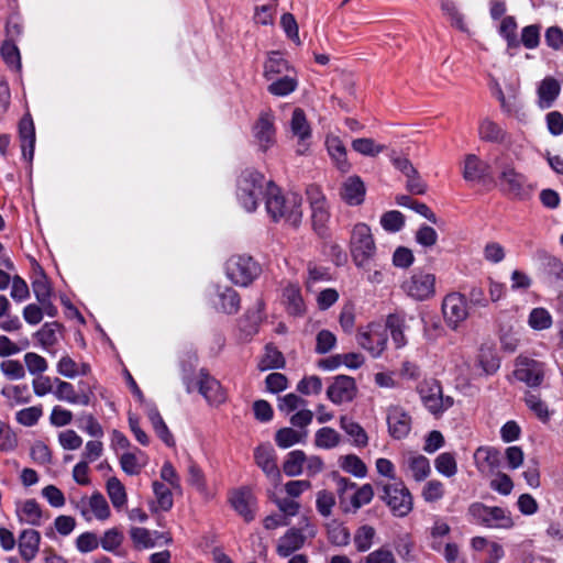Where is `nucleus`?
I'll list each match as a JSON object with an SVG mask.
<instances>
[{
  "mask_svg": "<svg viewBox=\"0 0 563 563\" xmlns=\"http://www.w3.org/2000/svg\"><path fill=\"white\" fill-rule=\"evenodd\" d=\"M266 210L274 221L284 220L296 228L301 222V197L295 192L280 195L275 186L266 189Z\"/></svg>",
  "mask_w": 563,
  "mask_h": 563,
  "instance_id": "f257e3e1",
  "label": "nucleus"
},
{
  "mask_svg": "<svg viewBox=\"0 0 563 563\" xmlns=\"http://www.w3.org/2000/svg\"><path fill=\"white\" fill-rule=\"evenodd\" d=\"M274 186L265 177L253 169H245L238 180V199L249 212L256 210L258 201L264 197L265 187Z\"/></svg>",
  "mask_w": 563,
  "mask_h": 563,
  "instance_id": "f03ea898",
  "label": "nucleus"
},
{
  "mask_svg": "<svg viewBox=\"0 0 563 563\" xmlns=\"http://www.w3.org/2000/svg\"><path fill=\"white\" fill-rule=\"evenodd\" d=\"M350 251L356 266L365 268L369 265L376 254V245L367 224L354 225L350 239Z\"/></svg>",
  "mask_w": 563,
  "mask_h": 563,
  "instance_id": "7ed1b4c3",
  "label": "nucleus"
},
{
  "mask_svg": "<svg viewBox=\"0 0 563 563\" xmlns=\"http://www.w3.org/2000/svg\"><path fill=\"white\" fill-rule=\"evenodd\" d=\"M467 514L473 521L488 528L509 529L514 526L510 512L501 507H488L482 503H473L470 505Z\"/></svg>",
  "mask_w": 563,
  "mask_h": 563,
  "instance_id": "20e7f679",
  "label": "nucleus"
},
{
  "mask_svg": "<svg viewBox=\"0 0 563 563\" xmlns=\"http://www.w3.org/2000/svg\"><path fill=\"white\" fill-rule=\"evenodd\" d=\"M227 276L239 286H249L262 272L261 266L251 256L233 255L225 266Z\"/></svg>",
  "mask_w": 563,
  "mask_h": 563,
  "instance_id": "39448f33",
  "label": "nucleus"
},
{
  "mask_svg": "<svg viewBox=\"0 0 563 563\" xmlns=\"http://www.w3.org/2000/svg\"><path fill=\"white\" fill-rule=\"evenodd\" d=\"M435 275L423 269H416L402 282L404 292L416 301H424L435 295Z\"/></svg>",
  "mask_w": 563,
  "mask_h": 563,
  "instance_id": "423d86ee",
  "label": "nucleus"
},
{
  "mask_svg": "<svg viewBox=\"0 0 563 563\" xmlns=\"http://www.w3.org/2000/svg\"><path fill=\"white\" fill-rule=\"evenodd\" d=\"M382 499L397 517L407 516L413 507L412 495L402 482L385 484Z\"/></svg>",
  "mask_w": 563,
  "mask_h": 563,
  "instance_id": "0eeeda50",
  "label": "nucleus"
},
{
  "mask_svg": "<svg viewBox=\"0 0 563 563\" xmlns=\"http://www.w3.org/2000/svg\"><path fill=\"white\" fill-rule=\"evenodd\" d=\"M303 531H306L311 538L316 536V529L307 518L302 520L300 528H290L278 539L276 547L277 554L282 558H288L296 551L300 550L306 542Z\"/></svg>",
  "mask_w": 563,
  "mask_h": 563,
  "instance_id": "6e6552de",
  "label": "nucleus"
},
{
  "mask_svg": "<svg viewBox=\"0 0 563 563\" xmlns=\"http://www.w3.org/2000/svg\"><path fill=\"white\" fill-rule=\"evenodd\" d=\"M419 393L424 406L433 415H440L453 406V398L443 396L442 387L437 380L422 384Z\"/></svg>",
  "mask_w": 563,
  "mask_h": 563,
  "instance_id": "1a4fd4ad",
  "label": "nucleus"
},
{
  "mask_svg": "<svg viewBox=\"0 0 563 563\" xmlns=\"http://www.w3.org/2000/svg\"><path fill=\"white\" fill-rule=\"evenodd\" d=\"M356 340L373 357H378L386 349L387 331L380 324L371 323L364 331L357 333Z\"/></svg>",
  "mask_w": 563,
  "mask_h": 563,
  "instance_id": "9d476101",
  "label": "nucleus"
},
{
  "mask_svg": "<svg viewBox=\"0 0 563 563\" xmlns=\"http://www.w3.org/2000/svg\"><path fill=\"white\" fill-rule=\"evenodd\" d=\"M254 462L274 485L279 484L282 474L276 452L269 443L260 444L254 449Z\"/></svg>",
  "mask_w": 563,
  "mask_h": 563,
  "instance_id": "9b49d317",
  "label": "nucleus"
},
{
  "mask_svg": "<svg viewBox=\"0 0 563 563\" xmlns=\"http://www.w3.org/2000/svg\"><path fill=\"white\" fill-rule=\"evenodd\" d=\"M442 312L448 325L456 329L468 316L465 296L460 292L446 295L442 302Z\"/></svg>",
  "mask_w": 563,
  "mask_h": 563,
  "instance_id": "f8f14e48",
  "label": "nucleus"
},
{
  "mask_svg": "<svg viewBox=\"0 0 563 563\" xmlns=\"http://www.w3.org/2000/svg\"><path fill=\"white\" fill-rule=\"evenodd\" d=\"M462 175L466 181L479 184L494 183L492 166L475 154H467L465 156Z\"/></svg>",
  "mask_w": 563,
  "mask_h": 563,
  "instance_id": "ddd939ff",
  "label": "nucleus"
},
{
  "mask_svg": "<svg viewBox=\"0 0 563 563\" xmlns=\"http://www.w3.org/2000/svg\"><path fill=\"white\" fill-rule=\"evenodd\" d=\"M514 376L529 387H538L544 377L543 364L532 358L519 357L516 361Z\"/></svg>",
  "mask_w": 563,
  "mask_h": 563,
  "instance_id": "4468645a",
  "label": "nucleus"
},
{
  "mask_svg": "<svg viewBox=\"0 0 563 563\" xmlns=\"http://www.w3.org/2000/svg\"><path fill=\"white\" fill-rule=\"evenodd\" d=\"M356 384L353 377L336 376L327 390L328 398L335 405L351 401L356 395Z\"/></svg>",
  "mask_w": 563,
  "mask_h": 563,
  "instance_id": "2eb2a0df",
  "label": "nucleus"
},
{
  "mask_svg": "<svg viewBox=\"0 0 563 563\" xmlns=\"http://www.w3.org/2000/svg\"><path fill=\"white\" fill-rule=\"evenodd\" d=\"M275 117L271 110L260 114L254 125V136L263 151H267L275 143Z\"/></svg>",
  "mask_w": 563,
  "mask_h": 563,
  "instance_id": "dca6fc26",
  "label": "nucleus"
},
{
  "mask_svg": "<svg viewBox=\"0 0 563 563\" xmlns=\"http://www.w3.org/2000/svg\"><path fill=\"white\" fill-rule=\"evenodd\" d=\"M401 470L416 482H422L431 474L429 460L424 455L416 452H408L404 455Z\"/></svg>",
  "mask_w": 563,
  "mask_h": 563,
  "instance_id": "f3484780",
  "label": "nucleus"
},
{
  "mask_svg": "<svg viewBox=\"0 0 563 563\" xmlns=\"http://www.w3.org/2000/svg\"><path fill=\"white\" fill-rule=\"evenodd\" d=\"M387 423L389 433L395 439L406 438L411 429L410 416L398 406H391L388 408Z\"/></svg>",
  "mask_w": 563,
  "mask_h": 563,
  "instance_id": "a211bd4d",
  "label": "nucleus"
},
{
  "mask_svg": "<svg viewBox=\"0 0 563 563\" xmlns=\"http://www.w3.org/2000/svg\"><path fill=\"white\" fill-rule=\"evenodd\" d=\"M196 386L209 404L220 405L224 402L225 394L220 383L203 371L199 373Z\"/></svg>",
  "mask_w": 563,
  "mask_h": 563,
  "instance_id": "6ab92c4d",
  "label": "nucleus"
},
{
  "mask_svg": "<svg viewBox=\"0 0 563 563\" xmlns=\"http://www.w3.org/2000/svg\"><path fill=\"white\" fill-rule=\"evenodd\" d=\"M365 185L356 175L347 177L340 188V197L349 206L362 205L365 199Z\"/></svg>",
  "mask_w": 563,
  "mask_h": 563,
  "instance_id": "aec40b11",
  "label": "nucleus"
},
{
  "mask_svg": "<svg viewBox=\"0 0 563 563\" xmlns=\"http://www.w3.org/2000/svg\"><path fill=\"white\" fill-rule=\"evenodd\" d=\"M19 136L21 141L22 155L25 159L31 162L34 155L35 128L29 113L19 122Z\"/></svg>",
  "mask_w": 563,
  "mask_h": 563,
  "instance_id": "412c9836",
  "label": "nucleus"
},
{
  "mask_svg": "<svg viewBox=\"0 0 563 563\" xmlns=\"http://www.w3.org/2000/svg\"><path fill=\"white\" fill-rule=\"evenodd\" d=\"M290 131L294 136L298 137L300 145L297 148L299 154H303L307 150L305 141L311 136V128L306 118L305 111L300 108H295L290 120Z\"/></svg>",
  "mask_w": 563,
  "mask_h": 563,
  "instance_id": "4be33fe9",
  "label": "nucleus"
},
{
  "mask_svg": "<svg viewBox=\"0 0 563 563\" xmlns=\"http://www.w3.org/2000/svg\"><path fill=\"white\" fill-rule=\"evenodd\" d=\"M500 183L507 192L519 197L523 194L526 177L522 174L516 172L514 166L505 165L500 172Z\"/></svg>",
  "mask_w": 563,
  "mask_h": 563,
  "instance_id": "5701e85b",
  "label": "nucleus"
},
{
  "mask_svg": "<svg viewBox=\"0 0 563 563\" xmlns=\"http://www.w3.org/2000/svg\"><path fill=\"white\" fill-rule=\"evenodd\" d=\"M56 389L54 390V395L58 400L67 401L69 404H78L81 406H88L90 404V394L91 393H80L77 394L75 391L74 386L65 380H60L59 378H55Z\"/></svg>",
  "mask_w": 563,
  "mask_h": 563,
  "instance_id": "b1692460",
  "label": "nucleus"
},
{
  "mask_svg": "<svg viewBox=\"0 0 563 563\" xmlns=\"http://www.w3.org/2000/svg\"><path fill=\"white\" fill-rule=\"evenodd\" d=\"M232 507L241 515L246 522L254 519L255 499L250 490L241 489L231 495Z\"/></svg>",
  "mask_w": 563,
  "mask_h": 563,
  "instance_id": "393cba45",
  "label": "nucleus"
},
{
  "mask_svg": "<svg viewBox=\"0 0 563 563\" xmlns=\"http://www.w3.org/2000/svg\"><path fill=\"white\" fill-rule=\"evenodd\" d=\"M16 515L21 522L31 526H41L43 520L48 519L35 499H27L18 506Z\"/></svg>",
  "mask_w": 563,
  "mask_h": 563,
  "instance_id": "a878e982",
  "label": "nucleus"
},
{
  "mask_svg": "<svg viewBox=\"0 0 563 563\" xmlns=\"http://www.w3.org/2000/svg\"><path fill=\"white\" fill-rule=\"evenodd\" d=\"M40 541V532L34 529H26L21 532L19 537V550L23 560L30 562L36 556Z\"/></svg>",
  "mask_w": 563,
  "mask_h": 563,
  "instance_id": "bb28decb",
  "label": "nucleus"
},
{
  "mask_svg": "<svg viewBox=\"0 0 563 563\" xmlns=\"http://www.w3.org/2000/svg\"><path fill=\"white\" fill-rule=\"evenodd\" d=\"M561 91L559 81L553 77H545L538 87V104L541 109L552 107Z\"/></svg>",
  "mask_w": 563,
  "mask_h": 563,
  "instance_id": "cd10ccee",
  "label": "nucleus"
},
{
  "mask_svg": "<svg viewBox=\"0 0 563 563\" xmlns=\"http://www.w3.org/2000/svg\"><path fill=\"white\" fill-rule=\"evenodd\" d=\"M284 302L287 311L292 316H302L306 311V305L302 299L300 288L297 285H288L283 292Z\"/></svg>",
  "mask_w": 563,
  "mask_h": 563,
  "instance_id": "c85d7f7f",
  "label": "nucleus"
},
{
  "mask_svg": "<svg viewBox=\"0 0 563 563\" xmlns=\"http://www.w3.org/2000/svg\"><path fill=\"white\" fill-rule=\"evenodd\" d=\"M294 73L287 63L278 53H272L264 65V77L267 80L282 77L284 74Z\"/></svg>",
  "mask_w": 563,
  "mask_h": 563,
  "instance_id": "c756f323",
  "label": "nucleus"
},
{
  "mask_svg": "<svg viewBox=\"0 0 563 563\" xmlns=\"http://www.w3.org/2000/svg\"><path fill=\"white\" fill-rule=\"evenodd\" d=\"M272 82L268 85L267 90L269 93L284 97L296 90L298 86V80L296 77V73L284 74L282 77L275 78L271 80Z\"/></svg>",
  "mask_w": 563,
  "mask_h": 563,
  "instance_id": "7c9ffc66",
  "label": "nucleus"
},
{
  "mask_svg": "<svg viewBox=\"0 0 563 563\" xmlns=\"http://www.w3.org/2000/svg\"><path fill=\"white\" fill-rule=\"evenodd\" d=\"M328 541L335 547H347L351 542L350 530L338 520L325 525Z\"/></svg>",
  "mask_w": 563,
  "mask_h": 563,
  "instance_id": "2f4dec72",
  "label": "nucleus"
},
{
  "mask_svg": "<svg viewBox=\"0 0 563 563\" xmlns=\"http://www.w3.org/2000/svg\"><path fill=\"white\" fill-rule=\"evenodd\" d=\"M327 147L336 167L342 173H347L350 170V164L346 159V150L343 142L336 136L328 137Z\"/></svg>",
  "mask_w": 563,
  "mask_h": 563,
  "instance_id": "473e14b6",
  "label": "nucleus"
},
{
  "mask_svg": "<svg viewBox=\"0 0 563 563\" xmlns=\"http://www.w3.org/2000/svg\"><path fill=\"white\" fill-rule=\"evenodd\" d=\"M340 426L353 439L354 445L360 448L367 445V433L360 423L353 421L346 416H342L340 418Z\"/></svg>",
  "mask_w": 563,
  "mask_h": 563,
  "instance_id": "72a5a7b5",
  "label": "nucleus"
},
{
  "mask_svg": "<svg viewBox=\"0 0 563 563\" xmlns=\"http://www.w3.org/2000/svg\"><path fill=\"white\" fill-rule=\"evenodd\" d=\"M376 530L369 525L360 526L353 536V543L357 552H367L374 544Z\"/></svg>",
  "mask_w": 563,
  "mask_h": 563,
  "instance_id": "f704fd0d",
  "label": "nucleus"
},
{
  "mask_svg": "<svg viewBox=\"0 0 563 563\" xmlns=\"http://www.w3.org/2000/svg\"><path fill=\"white\" fill-rule=\"evenodd\" d=\"M481 140L492 143H501L505 141L506 132L494 121L484 119L478 128Z\"/></svg>",
  "mask_w": 563,
  "mask_h": 563,
  "instance_id": "c9c22d12",
  "label": "nucleus"
},
{
  "mask_svg": "<svg viewBox=\"0 0 563 563\" xmlns=\"http://www.w3.org/2000/svg\"><path fill=\"white\" fill-rule=\"evenodd\" d=\"M405 317L400 313H393L387 317L386 328L390 330L391 338L397 347L406 344L404 334Z\"/></svg>",
  "mask_w": 563,
  "mask_h": 563,
  "instance_id": "e433bc0d",
  "label": "nucleus"
},
{
  "mask_svg": "<svg viewBox=\"0 0 563 563\" xmlns=\"http://www.w3.org/2000/svg\"><path fill=\"white\" fill-rule=\"evenodd\" d=\"M107 493L114 508L120 509L126 504V492L119 478L113 476L108 479Z\"/></svg>",
  "mask_w": 563,
  "mask_h": 563,
  "instance_id": "4c0bfd02",
  "label": "nucleus"
},
{
  "mask_svg": "<svg viewBox=\"0 0 563 563\" xmlns=\"http://www.w3.org/2000/svg\"><path fill=\"white\" fill-rule=\"evenodd\" d=\"M341 435L330 427L319 429L314 434V445L320 449L330 450L339 445Z\"/></svg>",
  "mask_w": 563,
  "mask_h": 563,
  "instance_id": "58836bf2",
  "label": "nucleus"
},
{
  "mask_svg": "<svg viewBox=\"0 0 563 563\" xmlns=\"http://www.w3.org/2000/svg\"><path fill=\"white\" fill-rule=\"evenodd\" d=\"M307 431L300 432L292 428H282L276 432L275 441L282 449H287L305 440Z\"/></svg>",
  "mask_w": 563,
  "mask_h": 563,
  "instance_id": "ea45409f",
  "label": "nucleus"
},
{
  "mask_svg": "<svg viewBox=\"0 0 563 563\" xmlns=\"http://www.w3.org/2000/svg\"><path fill=\"white\" fill-rule=\"evenodd\" d=\"M285 366V358L275 346L268 344L265 347V353L258 363L261 371H267L271 368H283Z\"/></svg>",
  "mask_w": 563,
  "mask_h": 563,
  "instance_id": "a19ab883",
  "label": "nucleus"
},
{
  "mask_svg": "<svg viewBox=\"0 0 563 563\" xmlns=\"http://www.w3.org/2000/svg\"><path fill=\"white\" fill-rule=\"evenodd\" d=\"M311 208V220L314 231L322 235L324 233L327 223L330 220V211L328 201L310 207Z\"/></svg>",
  "mask_w": 563,
  "mask_h": 563,
  "instance_id": "79ce46f5",
  "label": "nucleus"
},
{
  "mask_svg": "<svg viewBox=\"0 0 563 563\" xmlns=\"http://www.w3.org/2000/svg\"><path fill=\"white\" fill-rule=\"evenodd\" d=\"M340 466L346 473H350L356 477H365L367 474V467L365 463L354 454H347L340 459Z\"/></svg>",
  "mask_w": 563,
  "mask_h": 563,
  "instance_id": "37998d69",
  "label": "nucleus"
},
{
  "mask_svg": "<svg viewBox=\"0 0 563 563\" xmlns=\"http://www.w3.org/2000/svg\"><path fill=\"white\" fill-rule=\"evenodd\" d=\"M474 459L479 468H495L499 464V452L493 448H478L474 453Z\"/></svg>",
  "mask_w": 563,
  "mask_h": 563,
  "instance_id": "c03bdc74",
  "label": "nucleus"
},
{
  "mask_svg": "<svg viewBox=\"0 0 563 563\" xmlns=\"http://www.w3.org/2000/svg\"><path fill=\"white\" fill-rule=\"evenodd\" d=\"M306 461L303 451L295 450L288 453L286 461L283 464V471L288 476H297L302 472V465Z\"/></svg>",
  "mask_w": 563,
  "mask_h": 563,
  "instance_id": "a18cd8bd",
  "label": "nucleus"
},
{
  "mask_svg": "<svg viewBox=\"0 0 563 563\" xmlns=\"http://www.w3.org/2000/svg\"><path fill=\"white\" fill-rule=\"evenodd\" d=\"M435 470L446 477H452L457 473L455 456L450 452L441 453L434 460Z\"/></svg>",
  "mask_w": 563,
  "mask_h": 563,
  "instance_id": "49530a36",
  "label": "nucleus"
},
{
  "mask_svg": "<svg viewBox=\"0 0 563 563\" xmlns=\"http://www.w3.org/2000/svg\"><path fill=\"white\" fill-rule=\"evenodd\" d=\"M60 329V324L57 322H46L42 325V328L36 332V338L38 342L44 347H49L56 344L57 342V332Z\"/></svg>",
  "mask_w": 563,
  "mask_h": 563,
  "instance_id": "de8ad7c7",
  "label": "nucleus"
},
{
  "mask_svg": "<svg viewBox=\"0 0 563 563\" xmlns=\"http://www.w3.org/2000/svg\"><path fill=\"white\" fill-rule=\"evenodd\" d=\"M441 9L444 14L450 19L451 25L462 32H467V26L464 22L463 14L459 11L456 4L451 0H443Z\"/></svg>",
  "mask_w": 563,
  "mask_h": 563,
  "instance_id": "09e8293b",
  "label": "nucleus"
},
{
  "mask_svg": "<svg viewBox=\"0 0 563 563\" xmlns=\"http://www.w3.org/2000/svg\"><path fill=\"white\" fill-rule=\"evenodd\" d=\"M525 401L528 408L534 412V415L543 422H547L550 418V412L547 404L540 398L539 395L533 393H527Z\"/></svg>",
  "mask_w": 563,
  "mask_h": 563,
  "instance_id": "8fccbe9b",
  "label": "nucleus"
},
{
  "mask_svg": "<svg viewBox=\"0 0 563 563\" xmlns=\"http://www.w3.org/2000/svg\"><path fill=\"white\" fill-rule=\"evenodd\" d=\"M220 308L223 312L232 314L240 309V296L232 288H225L219 294Z\"/></svg>",
  "mask_w": 563,
  "mask_h": 563,
  "instance_id": "3c124183",
  "label": "nucleus"
},
{
  "mask_svg": "<svg viewBox=\"0 0 563 563\" xmlns=\"http://www.w3.org/2000/svg\"><path fill=\"white\" fill-rule=\"evenodd\" d=\"M352 148L365 156H376L385 150L384 145L376 144L373 139L361 137L352 142Z\"/></svg>",
  "mask_w": 563,
  "mask_h": 563,
  "instance_id": "603ef678",
  "label": "nucleus"
},
{
  "mask_svg": "<svg viewBox=\"0 0 563 563\" xmlns=\"http://www.w3.org/2000/svg\"><path fill=\"white\" fill-rule=\"evenodd\" d=\"M1 394L14 404H26L30 401L31 395L26 385L22 386H5L2 388Z\"/></svg>",
  "mask_w": 563,
  "mask_h": 563,
  "instance_id": "864d4df0",
  "label": "nucleus"
},
{
  "mask_svg": "<svg viewBox=\"0 0 563 563\" xmlns=\"http://www.w3.org/2000/svg\"><path fill=\"white\" fill-rule=\"evenodd\" d=\"M153 492L161 510L167 511L173 507V495L165 484L155 481L153 483Z\"/></svg>",
  "mask_w": 563,
  "mask_h": 563,
  "instance_id": "5fc2aeb1",
  "label": "nucleus"
},
{
  "mask_svg": "<svg viewBox=\"0 0 563 563\" xmlns=\"http://www.w3.org/2000/svg\"><path fill=\"white\" fill-rule=\"evenodd\" d=\"M32 289L37 301H45L46 298H51L52 288L43 271H40V273L33 279Z\"/></svg>",
  "mask_w": 563,
  "mask_h": 563,
  "instance_id": "6e6d98bb",
  "label": "nucleus"
},
{
  "mask_svg": "<svg viewBox=\"0 0 563 563\" xmlns=\"http://www.w3.org/2000/svg\"><path fill=\"white\" fill-rule=\"evenodd\" d=\"M444 493L443 483L438 479H431L423 486L421 495L427 503H435L443 498Z\"/></svg>",
  "mask_w": 563,
  "mask_h": 563,
  "instance_id": "4d7b16f0",
  "label": "nucleus"
},
{
  "mask_svg": "<svg viewBox=\"0 0 563 563\" xmlns=\"http://www.w3.org/2000/svg\"><path fill=\"white\" fill-rule=\"evenodd\" d=\"M89 506L97 519L106 520L110 517L109 505L100 493H95L91 495L89 499Z\"/></svg>",
  "mask_w": 563,
  "mask_h": 563,
  "instance_id": "13d9d810",
  "label": "nucleus"
},
{
  "mask_svg": "<svg viewBox=\"0 0 563 563\" xmlns=\"http://www.w3.org/2000/svg\"><path fill=\"white\" fill-rule=\"evenodd\" d=\"M1 55L9 67L16 70L21 68L20 52L14 43L5 41L1 46Z\"/></svg>",
  "mask_w": 563,
  "mask_h": 563,
  "instance_id": "bf43d9fd",
  "label": "nucleus"
},
{
  "mask_svg": "<svg viewBox=\"0 0 563 563\" xmlns=\"http://www.w3.org/2000/svg\"><path fill=\"white\" fill-rule=\"evenodd\" d=\"M529 324L536 330H544L551 327L552 317L544 308H534L530 312Z\"/></svg>",
  "mask_w": 563,
  "mask_h": 563,
  "instance_id": "052dcab7",
  "label": "nucleus"
},
{
  "mask_svg": "<svg viewBox=\"0 0 563 563\" xmlns=\"http://www.w3.org/2000/svg\"><path fill=\"white\" fill-rule=\"evenodd\" d=\"M382 227L389 232H398L405 224V217L397 210L385 212L380 218Z\"/></svg>",
  "mask_w": 563,
  "mask_h": 563,
  "instance_id": "680f3d73",
  "label": "nucleus"
},
{
  "mask_svg": "<svg viewBox=\"0 0 563 563\" xmlns=\"http://www.w3.org/2000/svg\"><path fill=\"white\" fill-rule=\"evenodd\" d=\"M374 489L371 484H364L358 487L351 497V504L355 510L372 501Z\"/></svg>",
  "mask_w": 563,
  "mask_h": 563,
  "instance_id": "e2e57ef3",
  "label": "nucleus"
},
{
  "mask_svg": "<svg viewBox=\"0 0 563 563\" xmlns=\"http://www.w3.org/2000/svg\"><path fill=\"white\" fill-rule=\"evenodd\" d=\"M499 33L506 38L509 46H517V22L514 16H505L499 26Z\"/></svg>",
  "mask_w": 563,
  "mask_h": 563,
  "instance_id": "0e129e2a",
  "label": "nucleus"
},
{
  "mask_svg": "<svg viewBox=\"0 0 563 563\" xmlns=\"http://www.w3.org/2000/svg\"><path fill=\"white\" fill-rule=\"evenodd\" d=\"M358 563H396V558L391 550L380 547L369 552Z\"/></svg>",
  "mask_w": 563,
  "mask_h": 563,
  "instance_id": "69168bd1",
  "label": "nucleus"
},
{
  "mask_svg": "<svg viewBox=\"0 0 563 563\" xmlns=\"http://www.w3.org/2000/svg\"><path fill=\"white\" fill-rule=\"evenodd\" d=\"M123 539V533L119 529L112 528L103 533L100 544L106 551L112 552L121 545Z\"/></svg>",
  "mask_w": 563,
  "mask_h": 563,
  "instance_id": "338daca9",
  "label": "nucleus"
},
{
  "mask_svg": "<svg viewBox=\"0 0 563 563\" xmlns=\"http://www.w3.org/2000/svg\"><path fill=\"white\" fill-rule=\"evenodd\" d=\"M321 389V378L316 375L303 377L297 385V390L302 395H318Z\"/></svg>",
  "mask_w": 563,
  "mask_h": 563,
  "instance_id": "774afa93",
  "label": "nucleus"
}]
</instances>
